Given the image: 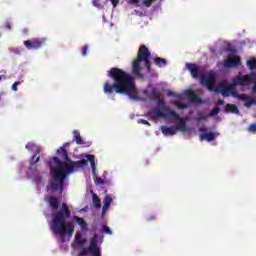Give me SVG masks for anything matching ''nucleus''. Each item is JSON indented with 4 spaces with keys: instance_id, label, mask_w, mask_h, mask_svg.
I'll return each mask as SVG.
<instances>
[{
    "instance_id": "f257e3e1",
    "label": "nucleus",
    "mask_w": 256,
    "mask_h": 256,
    "mask_svg": "<svg viewBox=\"0 0 256 256\" xmlns=\"http://www.w3.org/2000/svg\"><path fill=\"white\" fill-rule=\"evenodd\" d=\"M58 156L64 160L62 162L57 156H53L48 160V169H50V175L52 176V191L63 192L64 180L66 176L71 174L74 169L85 168L88 166V159H82L80 161H72L68 156V150L63 147L56 150Z\"/></svg>"
},
{
    "instance_id": "f03ea898",
    "label": "nucleus",
    "mask_w": 256,
    "mask_h": 256,
    "mask_svg": "<svg viewBox=\"0 0 256 256\" xmlns=\"http://www.w3.org/2000/svg\"><path fill=\"white\" fill-rule=\"evenodd\" d=\"M107 75L113 80V83L109 80L104 82L102 91L105 95L116 93L127 95L130 99L137 100V88L135 87L134 78L130 74L124 72L123 69L113 67L107 71Z\"/></svg>"
},
{
    "instance_id": "7ed1b4c3",
    "label": "nucleus",
    "mask_w": 256,
    "mask_h": 256,
    "mask_svg": "<svg viewBox=\"0 0 256 256\" xmlns=\"http://www.w3.org/2000/svg\"><path fill=\"white\" fill-rule=\"evenodd\" d=\"M71 218V211L69 210L67 203H62L60 211L55 212L52 217V225L50 229L53 234L60 236L64 242V238L69 236L70 238L74 235V224L72 222H66Z\"/></svg>"
},
{
    "instance_id": "20e7f679",
    "label": "nucleus",
    "mask_w": 256,
    "mask_h": 256,
    "mask_svg": "<svg viewBox=\"0 0 256 256\" xmlns=\"http://www.w3.org/2000/svg\"><path fill=\"white\" fill-rule=\"evenodd\" d=\"M247 67L250 71V74H245L244 76L237 75L233 78L230 86H249L252 84L256 85V72H253L256 69V58H252L250 60H247Z\"/></svg>"
},
{
    "instance_id": "39448f33",
    "label": "nucleus",
    "mask_w": 256,
    "mask_h": 256,
    "mask_svg": "<svg viewBox=\"0 0 256 256\" xmlns=\"http://www.w3.org/2000/svg\"><path fill=\"white\" fill-rule=\"evenodd\" d=\"M150 58L151 53L149 52L148 48L145 45H141L137 53V58H135L134 62H132V73L135 76H140L141 62H144V66H146L148 72H151V62L149 61Z\"/></svg>"
},
{
    "instance_id": "423d86ee",
    "label": "nucleus",
    "mask_w": 256,
    "mask_h": 256,
    "mask_svg": "<svg viewBox=\"0 0 256 256\" xmlns=\"http://www.w3.org/2000/svg\"><path fill=\"white\" fill-rule=\"evenodd\" d=\"M99 241V235L94 234L93 238L89 241L88 248H83L78 252V256H87L88 254L91 256H101V247L97 245Z\"/></svg>"
},
{
    "instance_id": "0eeeda50",
    "label": "nucleus",
    "mask_w": 256,
    "mask_h": 256,
    "mask_svg": "<svg viewBox=\"0 0 256 256\" xmlns=\"http://www.w3.org/2000/svg\"><path fill=\"white\" fill-rule=\"evenodd\" d=\"M235 87L233 85H223V84H218L217 88H215V92H220L222 94V97H230L233 96L234 98H237L239 96H241V94H238L235 91Z\"/></svg>"
},
{
    "instance_id": "6e6552de",
    "label": "nucleus",
    "mask_w": 256,
    "mask_h": 256,
    "mask_svg": "<svg viewBox=\"0 0 256 256\" xmlns=\"http://www.w3.org/2000/svg\"><path fill=\"white\" fill-rule=\"evenodd\" d=\"M216 84V75L212 72H209L207 74H203L200 76V85L206 86L209 91H212V88H214V85Z\"/></svg>"
},
{
    "instance_id": "1a4fd4ad",
    "label": "nucleus",
    "mask_w": 256,
    "mask_h": 256,
    "mask_svg": "<svg viewBox=\"0 0 256 256\" xmlns=\"http://www.w3.org/2000/svg\"><path fill=\"white\" fill-rule=\"evenodd\" d=\"M46 43L45 38L41 39H33L23 42L27 50H39L40 48L44 47Z\"/></svg>"
},
{
    "instance_id": "9d476101",
    "label": "nucleus",
    "mask_w": 256,
    "mask_h": 256,
    "mask_svg": "<svg viewBox=\"0 0 256 256\" xmlns=\"http://www.w3.org/2000/svg\"><path fill=\"white\" fill-rule=\"evenodd\" d=\"M239 65H241V59L239 58V56L236 55H229L228 59L223 62V67H225L226 69L238 67Z\"/></svg>"
},
{
    "instance_id": "9b49d317",
    "label": "nucleus",
    "mask_w": 256,
    "mask_h": 256,
    "mask_svg": "<svg viewBox=\"0 0 256 256\" xmlns=\"http://www.w3.org/2000/svg\"><path fill=\"white\" fill-rule=\"evenodd\" d=\"M185 97H187L189 102H192L195 104H201L203 102L201 98L192 90L185 91Z\"/></svg>"
},
{
    "instance_id": "f8f14e48",
    "label": "nucleus",
    "mask_w": 256,
    "mask_h": 256,
    "mask_svg": "<svg viewBox=\"0 0 256 256\" xmlns=\"http://www.w3.org/2000/svg\"><path fill=\"white\" fill-rule=\"evenodd\" d=\"M237 99L244 101L245 102V107H247V109H249L250 107H252V105H256V98H252L250 96H247L245 94H240V96L237 97Z\"/></svg>"
},
{
    "instance_id": "ddd939ff",
    "label": "nucleus",
    "mask_w": 256,
    "mask_h": 256,
    "mask_svg": "<svg viewBox=\"0 0 256 256\" xmlns=\"http://www.w3.org/2000/svg\"><path fill=\"white\" fill-rule=\"evenodd\" d=\"M187 70H189L190 75H192L193 79H197L198 75L200 74V69L198 68L197 64L187 63L185 64Z\"/></svg>"
},
{
    "instance_id": "4468645a",
    "label": "nucleus",
    "mask_w": 256,
    "mask_h": 256,
    "mask_svg": "<svg viewBox=\"0 0 256 256\" xmlns=\"http://www.w3.org/2000/svg\"><path fill=\"white\" fill-rule=\"evenodd\" d=\"M179 129H177L175 126H160V131H162V134L165 136H173L176 135Z\"/></svg>"
},
{
    "instance_id": "2eb2a0df",
    "label": "nucleus",
    "mask_w": 256,
    "mask_h": 256,
    "mask_svg": "<svg viewBox=\"0 0 256 256\" xmlns=\"http://www.w3.org/2000/svg\"><path fill=\"white\" fill-rule=\"evenodd\" d=\"M148 116L151 117L152 120H156L159 118H164L165 114L159 108H154L152 111L148 112Z\"/></svg>"
},
{
    "instance_id": "dca6fc26",
    "label": "nucleus",
    "mask_w": 256,
    "mask_h": 256,
    "mask_svg": "<svg viewBox=\"0 0 256 256\" xmlns=\"http://www.w3.org/2000/svg\"><path fill=\"white\" fill-rule=\"evenodd\" d=\"M41 159V157L39 156V149L36 150V152H34V155L31 156L30 159V170L31 171H35V166L36 164L39 163V160Z\"/></svg>"
},
{
    "instance_id": "f3484780",
    "label": "nucleus",
    "mask_w": 256,
    "mask_h": 256,
    "mask_svg": "<svg viewBox=\"0 0 256 256\" xmlns=\"http://www.w3.org/2000/svg\"><path fill=\"white\" fill-rule=\"evenodd\" d=\"M74 135V138L72 139L73 142H75V144L77 145H85V141L83 140L82 136L80 135L78 130H74V132H72Z\"/></svg>"
},
{
    "instance_id": "a211bd4d",
    "label": "nucleus",
    "mask_w": 256,
    "mask_h": 256,
    "mask_svg": "<svg viewBox=\"0 0 256 256\" xmlns=\"http://www.w3.org/2000/svg\"><path fill=\"white\" fill-rule=\"evenodd\" d=\"M74 220H75V222H77L78 226H80V228H82V231H84V232L88 231V224L83 218L75 216Z\"/></svg>"
},
{
    "instance_id": "6ab92c4d",
    "label": "nucleus",
    "mask_w": 256,
    "mask_h": 256,
    "mask_svg": "<svg viewBox=\"0 0 256 256\" xmlns=\"http://www.w3.org/2000/svg\"><path fill=\"white\" fill-rule=\"evenodd\" d=\"M215 139H216V134L215 133L209 132V133L200 134V140L201 141L206 140L208 142H212Z\"/></svg>"
},
{
    "instance_id": "aec40b11",
    "label": "nucleus",
    "mask_w": 256,
    "mask_h": 256,
    "mask_svg": "<svg viewBox=\"0 0 256 256\" xmlns=\"http://www.w3.org/2000/svg\"><path fill=\"white\" fill-rule=\"evenodd\" d=\"M48 203L53 210H58V207L60 206V203L55 196H50V198L48 199Z\"/></svg>"
},
{
    "instance_id": "412c9836",
    "label": "nucleus",
    "mask_w": 256,
    "mask_h": 256,
    "mask_svg": "<svg viewBox=\"0 0 256 256\" xmlns=\"http://www.w3.org/2000/svg\"><path fill=\"white\" fill-rule=\"evenodd\" d=\"M226 113L239 114L238 106L234 104H226L225 108Z\"/></svg>"
},
{
    "instance_id": "4be33fe9",
    "label": "nucleus",
    "mask_w": 256,
    "mask_h": 256,
    "mask_svg": "<svg viewBox=\"0 0 256 256\" xmlns=\"http://www.w3.org/2000/svg\"><path fill=\"white\" fill-rule=\"evenodd\" d=\"M179 131L186 132L187 131V126H186V120L184 118H181L179 120V123L174 126Z\"/></svg>"
},
{
    "instance_id": "5701e85b",
    "label": "nucleus",
    "mask_w": 256,
    "mask_h": 256,
    "mask_svg": "<svg viewBox=\"0 0 256 256\" xmlns=\"http://www.w3.org/2000/svg\"><path fill=\"white\" fill-rule=\"evenodd\" d=\"M25 149L34 152L39 150V153H41V148L37 147L36 144L33 142H28V144L25 145Z\"/></svg>"
},
{
    "instance_id": "b1692460",
    "label": "nucleus",
    "mask_w": 256,
    "mask_h": 256,
    "mask_svg": "<svg viewBox=\"0 0 256 256\" xmlns=\"http://www.w3.org/2000/svg\"><path fill=\"white\" fill-rule=\"evenodd\" d=\"M154 64H156L157 67L161 68L162 65L163 66L167 65V59L161 58V57H156V58H154Z\"/></svg>"
},
{
    "instance_id": "393cba45",
    "label": "nucleus",
    "mask_w": 256,
    "mask_h": 256,
    "mask_svg": "<svg viewBox=\"0 0 256 256\" xmlns=\"http://www.w3.org/2000/svg\"><path fill=\"white\" fill-rule=\"evenodd\" d=\"M211 114H204L203 112L198 113V117L196 118V122H201L203 120H207L208 118L212 117Z\"/></svg>"
},
{
    "instance_id": "a878e982",
    "label": "nucleus",
    "mask_w": 256,
    "mask_h": 256,
    "mask_svg": "<svg viewBox=\"0 0 256 256\" xmlns=\"http://www.w3.org/2000/svg\"><path fill=\"white\" fill-rule=\"evenodd\" d=\"M93 205L96 207V209L101 208V199L96 194H93Z\"/></svg>"
},
{
    "instance_id": "bb28decb",
    "label": "nucleus",
    "mask_w": 256,
    "mask_h": 256,
    "mask_svg": "<svg viewBox=\"0 0 256 256\" xmlns=\"http://www.w3.org/2000/svg\"><path fill=\"white\" fill-rule=\"evenodd\" d=\"M110 205H112V197L109 195L105 196L104 198V206H102L104 209H109Z\"/></svg>"
},
{
    "instance_id": "cd10ccee",
    "label": "nucleus",
    "mask_w": 256,
    "mask_h": 256,
    "mask_svg": "<svg viewBox=\"0 0 256 256\" xmlns=\"http://www.w3.org/2000/svg\"><path fill=\"white\" fill-rule=\"evenodd\" d=\"M75 241L77 242L78 245H84L86 240L82 238V233L77 232L75 236Z\"/></svg>"
},
{
    "instance_id": "c85d7f7f",
    "label": "nucleus",
    "mask_w": 256,
    "mask_h": 256,
    "mask_svg": "<svg viewBox=\"0 0 256 256\" xmlns=\"http://www.w3.org/2000/svg\"><path fill=\"white\" fill-rule=\"evenodd\" d=\"M168 117H170V118H172V119H176V120H181V119H183V118H181L180 116H179V114L177 113V112H175V110H170V111H168Z\"/></svg>"
},
{
    "instance_id": "c756f323",
    "label": "nucleus",
    "mask_w": 256,
    "mask_h": 256,
    "mask_svg": "<svg viewBox=\"0 0 256 256\" xmlns=\"http://www.w3.org/2000/svg\"><path fill=\"white\" fill-rule=\"evenodd\" d=\"M151 95L154 96V99H156V100L161 99V91L157 90L156 88L152 89Z\"/></svg>"
},
{
    "instance_id": "7c9ffc66",
    "label": "nucleus",
    "mask_w": 256,
    "mask_h": 256,
    "mask_svg": "<svg viewBox=\"0 0 256 256\" xmlns=\"http://www.w3.org/2000/svg\"><path fill=\"white\" fill-rule=\"evenodd\" d=\"M174 106L178 107V109L186 110L189 108V105L183 104L182 102H174Z\"/></svg>"
},
{
    "instance_id": "2f4dec72",
    "label": "nucleus",
    "mask_w": 256,
    "mask_h": 256,
    "mask_svg": "<svg viewBox=\"0 0 256 256\" xmlns=\"http://www.w3.org/2000/svg\"><path fill=\"white\" fill-rule=\"evenodd\" d=\"M88 161L91 164V168L93 169V171L96 172V163L94 162V156L88 155Z\"/></svg>"
},
{
    "instance_id": "473e14b6",
    "label": "nucleus",
    "mask_w": 256,
    "mask_h": 256,
    "mask_svg": "<svg viewBox=\"0 0 256 256\" xmlns=\"http://www.w3.org/2000/svg\"><path fill=\"white\" fill-rule=\"evenodd\" d=\"M219 113H220V108H219V106H215L214 109H212L211 114H209V115H211V116H217Z\"/></svg>"
},
{
    "instance_id": "72a5a7b5",
    "label": "nucleus",
    "mask_w": 256,
    "mask_h": 256,
    "mask_svg": "<svg viewBox=\"0 0 256 256\" xmlns=\"http://www.w3.org/2000/svg\"><path fill=\"white\" fill-rule=\"evenodd\" d=\"M248 131L255 133L256 132V123L250 124V126H248Z\"/></svg>"
},
{
    "instance_id": "f704fd0d",
    "label": "nucleus",
    "mask_w": 256,
    "mask_h": 256,
    "mask_svg": "<svg viewBox=\"0 0 256 256\" xmlns=\"http://www.w3.org/2000/svg\"><path fill=\"white\" fill-rule=\"evenodd\" d=\"M101 0H92L94 7H103V4L100 2Z\"/></svg>"
},
{
    "instance_id": "c9c22d12",
    "label": "nucleus",
    "mask_w": 256,
    "mask_h": 256,
    "mask_svg": "<svg viewBox=\"0 0 256 256\" xmlns=\"http://www.w3.org/2000/svg\"><path fill=\"white\" fill-rule=\"evenodd\" d=\"M153 1L154 0H143V5H145V7H151V5H153Z\"/></svg>"
},
{
    "instance_id": "e433bc0d",
    "label": "nucleus",
    "mask_w": 256,
    "mask_h": 256,
    "mask_svg": "<svg viewBox=\"0 0 256 256\" xmlns=\"http://www.w3.org/2000/svg\"><path fill=\"white\" fill-rule=\"evenodd\" d=\"M103 231H104L105 234L112 235V230H110L109 226H104Z\"/></svg>"
},
{
    "instance_id": "4c0bfd02",
    "label": "nucleus",
    "mask_w": 256,
    "mask_h": 256,
    "mask_svg": "<svg viewBox=\"0 0 256 256\" xmlns=\"http://www.w3.org/2000/svg\"><path fill=\"white\" fill-rule=\"evenodd\" d=\"M166 97H176V93L171 90H168L166 91Z\"/></svg>"
},
{
    "instance_id": "58836bf2",
    "label": "nucleus",
    "mask_w": 256,
    "mask_h": 256,
    "mask_svg": "<svg viewBox=\"0 0 256 256\" xmlns=\"http://www.w3.org/2000/svg\"><path fill=\"white\" fill-rule=\"evenodd\" d=\"M138 124H143L146 126H150L151 124H149L148 121H146L145 119H138Z\"/></svg>"
},
{
    "instance_id": "ea45409f",
    "label": "nucleus",
    "mask_w": 256,
    "mask_h": 256,
    "mask_svg": "<svg viewBox=\"0 0 256 256\" xmlns=\"http://www.w3.org/2000/svg\"><path fill=\"white\" fill-rule=\"evenodd\" d=\"M20 85V82L17 81V82H14V84H12V91L16 92L17 91V86Z\"/></svg>"
},
{
    "instance_id": "a19ab883",
    "label": "nucleus",
    "mask_w": 256,
    "mask_h": 256,
    "mask_svg": "<svg viewBox=\"0 0 256 256\" xmlns=\"http://www.w3.org/2000/svg\"><path fill=\"white\" fill-rule=\"evenodd\" d=\"M88 46H83L82 48V55L87 56Z\"/></svg>"
},
{
    "instance_id": "79ce46f5",
    "label": "nucleus",
    "mask_w": 256,
    "mask_h": 256,
    "mask_svg": "<svg viewBox=\"0 0 256 256\" xmlns=\"http://www.w3.org/2000/svg\"><path fill=\"white\" fill-rule=\"evenodd\" d=\"M113 7H117V5H119V0H110Z\"/></svg>"
},
{
    "instance_id": "37998d69",
    "label": "nucleus",
    "mask_w": 256,
    "mask_h": 256,
    "mask_svg": "<svg viewBox=\"0 0 256 256\" xmlns=\"http://www.w3.org/2000/svg\"><path fill=\"white\" fill-rule=\"evenodd\" d=\"M224 104H225V101H223L222 99H218V101H217V107L222 106V105H224Z\"/></svg>"
},
{
    "instance_id": "c03bdc74",
    "label": "nucleus",
    "mask_w": 256,
    "mask_h": 256,
    "mask_svg": "<svg viewBox=\"0 0 256 256\" xmlns=\"http://www.w3.org/2000/svg\"><path fill=\"white\" fill-rule=\"evenodd\" d=\"M96 183L102 185V184H104V179H102V178H97V179H96Z\"/></svg>"
},
{
    "instance_id": "a18cd8bd",
    "label": "nucleus",
    "mask_w": 256,
    "mask_h": 256,
    "mask_svg": "<svg viewBox=\"0 0 256 256\" xmlns=\"http://www.w3.org/2000/svg\"><path fill=\"white\" fill-rule=\"evenodd\" d=\"M5 28L8 29V31H11V23L10 22H6L5 23Z\"/></svg>"
},
{
    "instance_id": "49530a36",
    "label": "nucleus",
    "mask_w": 256,
    "mask_h": 256,
    "mask_svg": "<svg viewBox=\"0 0 256 256\" xmlns=\"http://www.w3.org/2000/svg\"><path fill=\"white\" fill-rule=\"evenodd\" d=\"M132 5H137L139 3V0H129Z\"/></svg>"
},
{
    "instance_id": "de8ad7c7",
    "label": "nucleus",
    "mask_w": 256,
    "mask_h": 256,
    "mask_svg": "<svg viewBox=\"0 0 256 256\" xmlns=\"http://www.w3.org/2000/svg\"><path fill=\"white\" fill-rule=\"evenodd\" d=\"M107 210H109V208L102 207V216H104V214L107 212Z\"/></svg>"
},
{
    "instance_id": "09e8293b",
    "label": "nucleus",
    "mask_w": 256,
    "mask_h": 256,
    "mask_svg": "<svg viewBox=\"0 0 256 256\" xmlns=\"http://www.w3.org/2000/svg\"><path fill=\"white\" fill-rule=\"evenodd\" d=\"M153 220H156V216H150V217H148V221H153Z\"/></svg>"
},
{
    "instance_id": "8fccbe9b",
    "label": "nucleus",
    "mask_w": 256,
    "mask_h": 256,
    "mask_svg": "<svg viewBox=\"0 0 256 256\" xmlns=\"http://www.w3.org/2000/svg\"><path fill=\"white\" fill-rule=\"evenodd\" d=\"M252 92L256 94V84L252 87Z\"/></svg>"
},
{
    "instance_id": "3c124183",
    "label": "nucleus",
    "mask_w": 256,
    "mask_h": 256,
    "mask_svg": "<svg viewBox=\"0 0 256 256\" xmlns=\"http://www.w3.org/2000/svg\"><path fill=\"white\" fill-rule=\"evenodd\" d=\"M200 132H206L205 128H200Z\"/></svg>"
},
{
    "instance_id": "603ef678",
    "label": "nucleus",
    "mask_w": 256,
    "mask_h": 256,
    "mask_svg": "<svg viewBox=\"0 0 256 256\" xmlns=\"http://www.w3.org/2000/svg\"><path fill=\"white\" fill-rule=\"evenodd\" d=\"M5 78V76H3V75H0V81H1V79H4Z\"/></svg>"
},
{
    "instance_id": "864d4df0",
    "label": "nucleus",
    "mask_w": 256,
    "mask_h": 256,
    "mask_svg": "<svg viewBox=\"0 0 256 256\" xmlns=\"http://www.w3.org/2000/svg\"><path fill=\"white\" fill-rule=\"evenodd\" d=\"M24 31H29V30L26 29V30H24Z\"/></svg>"
},
{
    "instance_id": "5fc2aeb1",
    "label": "nucleus",
    "mask_w": 256,
    "mask_h": 256,
    "mask_svg": "<svg viewBox=\"0 0 256 256\" xmlns=\"http://www.w3.org/2000/svg\"><path fill=\"white\" fill-rule=\"evenodd\" d=\"M0 101H1V96H0Z\"/></svg>"
}]
</instances>
